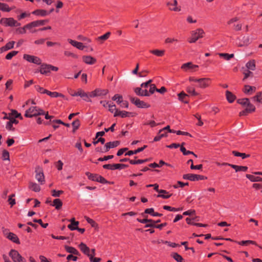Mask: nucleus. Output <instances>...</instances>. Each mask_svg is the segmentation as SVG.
Returning <instances> with one entry per match:
<instances>
[{
	"instance_id": "1",
	"label": "nucleus",
	"mask_w": 262,
	"mask_h": 262,
	"mask_svg": "<svg viewBox=\"0 0 262 262\" xmlns=\"http://www.w3.org/2000/svg\"><path fill=\"white\" fill-rule=\"evenodd\" d=\"M45 112L43 110L37 106H31L25 112V116L27 118H32L39 115H43Z\"/></svg>"
},
{
	"instance_id": "2",
	"label": "nucleus",
	"mask_w": 262,
	"mask_h": 262,
	"mask_svg": "<svg viewBox=\"0 0 262 262\" xmlns=\"http://www.w3.org/2000/svg\"><path fill=\"white\" fill-rule=\"evenodd\" d=\"M40 65V67L38 72H39L41 74L47 75L50 73L51 71H57L58 70V67L53 66L51 64L41 63Z\"/></svg>"
},
{
	"instance_id": "3",
	"label": "nucleus",
	"mask_w": 262,
	"mask_h": 262,
	"mask_svg": "<svg viewBox=\"0 0 262 262\" xmlns=\"http://www.w3.org/2000/svg\"><path fill=\"white\" fill-rule=\"evenodd\" d=\"M204 31L202 29H197L191 32V36L188 40L190 43L195 42L199 38H202L204 34Z\"/></svg>"
},
{
	"instance_id": "4",
	"label": "nucleus",
	"mask_w": 262,
	"mask_h": 262,
	"mask_svg": "<svg viewBox=\"0 0 262 262\" xmlns=\"http://www.w3.org/2000/svg\"><path fill=\"white\" fill-rule=\"evenodd\" d=\"M9 255L14 262H27L25 258L22 257L16 250H11Z\"/></svg>"
},
{
	"instance_id": "5",
	"label": "nucleus",
	"mask_w": 262,
	"mask_h": 262,
	"mask_svg": "<svg viewBox=\"0 0 262 262\" xmlns=\"http://www.w3.org/2000/svg\"><path fill=\"white\" fill-rule=\"evenodd\" d=\"M130 100L132 103L139 108H149L150 106V104L140 100L138 98L130 97Z\"/></svg>"
},
{
	"instance_id": "6",
	"label": "nucleus",
	"mask_w": 262,
	"mask_h": 262,
	"mask_svg": "<svg viewBox=\"0 0 262 262\" xmlns=\"http://www.w3.org/2000/svg\"><path fill=\"white\" fill-rule=\"evenodd\" d=\"M23 58L30 63H33L34 64L40 65L41 64V60L40 58L33 55H30L29 54H24Z\"/></svg>"
},
{
	"instance_id": "7",
	"label": "nucleus",
	"mask_w": 262,
	"mask_h": 262,
	"mask_svg": "<svg viewBox=\"0 0 262 262\" xmlns=\"http://www.w3.org/2000/svg\"><path fill=\"white\" fill-rule=\"evenodd\" d=\"M108 93L107 89H96L89 93V97H95L98 96H105Z\"/></svg>"
},
{
	"instance_id": "8",
	"label": "nucleus",
	"mask_w": 262,
	"mask_h": 262,
	"mask_svg": "<svg viewBox=\"0 0 262 262\" xmlns=\"http://www.w3.org/2000/svg\"><path fill=\"white\" fill-rule=\"evenodd\" d=\"M246 108L239 113V116H246L249 114L252 113L255 111V107L254 105L251 104L250 102L246 106Z\"/></svg>"
},
{
	"instance_id": "9",
	"label": "nucleus",
	"mask_w": 262,
	"mask_h": 262,
	"mask_svg": "<svg viewBox=\"0 0 262 262\" xmlns=\"http://www.w3.org/2000/svg\"><path fill=\"white\" fill-rule=\"evenodd\" d=\"M211 79L209 78H199L198 87L205 89L209 86Z\"/></svg>"
},
{
	"instance_id": "10",
	"label": "nucleus",
	"mask_w": 262,
	"mask_h": 262,
	"mask_svg": "<svg viewBox=\"0 0 262 262\" xmlns=\"http://www.w3.org/2000/svg\"><path fill=\"white\" fill-rule=\"evenodd\" d=\"M35 172V178L36 180L40 183L41 185L43 184L45 182V179L42 170L41 169L38 168L36 169Z\"/></svg>"
},
{
	"instance_id": "11",
	"label": "nucleus",
	"mask_w": 262,
	"mask_h": 262,
	"mask_svg": "<svg viewBox=\"0 0 262 262\" xmlns=\"http://www.w3.org/2000/svg\"><path fill=\"white\" fill-rule=\"evenodd\" d=\"M72 96H80L81 98H83V99L86 101L91 102V100L86 99V98H88L89 97V95H88L87 93L84 92L83 90L81 89H79L77 92L74 93V94H72Z\"/></svg>"
},
{
	"instance_id": "12",
	"label": "nucleus",
	"mask_w": 262,
	"mask_h": 262,
	"mask_svg": "<svg viewBox=\"0 0 262 262\" xmlns=\"http://www.w3.org/2000/svg\"><path fill=\"white\" fill-rule=\"evenodd\" d=\"M239 42L237 43L238 47L247 46L250 43V38L248 36H243L241 39H238Z\"/></svg>"
},
{
	"instance_id": "13",
	"label": "nucleus",
	"mask_w": 262,
	"mask_h": 262,
	"mask_svg": "<svg viewBox=\"0 0 262 262\" xmlns=\"http://www.w3.org/2000/svg\"><path fill=\"white\" fill-rule=\"evenodd\" d=\"M120 116L122 118H125L127 117H133L134 115L133 113L128 112L125 111H116L114 113V117Z\"/></svg>"
},
{
	"instance_id": "14",
	"label": "nucleus",
	"mask_w": 262,
	"mask_h": 262,
	"mask_svg": "<svg viewBox=\"0 0 262 262\" xmlns=\"http://www.w3.org/2000/svg\"><path fill=\"white\" fill-rule=\"evenodd\" d=\"M6 237L16 244H20V243L18 236L12 232L8 233Z\"/></svg>"
},
{
	"instance_id": "15",
	"label": "nucleus",
	"mask_w": 262,
	"mask_h": 262,
	"mask_svg": "<svg viewBox=\"0 0 262 262\" xmlns=\"http://www.w3.org/2000/svg\"><path fill=\"white\" fill-rule=\"evenodd\" d=\"M120 144V141H114L107 142L105 144V151H108L111 148L117 147Z\"/></svg>"
},
{
	"instance_id": "16",
	"label": "nucleus",
	"mask_w": 262,
	"mask_h": 262,
	"mask_svg": "<svg viewBox=\"0 0 262 262\" xmlns=\"http://www.w3.org/2000/svg\"><path fill=\"white\" fill-rule=\"evenodd\" d=\"M83 61L88 64H94L96 62V59L91 56H83Z\"/></svg>"
},
{
	"instance_id": "17",
	"label": "nucleus",
	"mask_w": 262,
	"mask_h": 262,
	"mask_svg": "<svg viewBox=\"0 0 262 262\" xmlns=\"http://www.w3.org/2000/svg\"><path fill=\"white\" fill-rule=\"evenodd\" d=\"M68 41L71 45L79 50H83L85 48V46L83 45V43L81 42H78L71 39H68Z\"/></svg>"
},
{
	"instance_id": "18",
	"label": "nucleus",
	"mask_w": 262,
	"mask_h": 262,
	"mask_svg": "<svg viewBox=\"0 0 262 262\" xmlns=\"http://www.w3.org/2000/svg\"><path fill=\"white\" fill-rule=\"evenodd\" d=\"M79 248L81 252H83L85 255L89 257L91 255L90 254V249L84 243H81L79 245Z\"/></svg>"
},
{
	"instance_id": "19",
	"label": "nucleus",
	"mask_w": 262,
	"mask_h": 262,
	"mask_svg": "<svg viewBox=\"0 0 262 262\" xmlns=\"http://www.w3.org/2000/svg\"><path fill=\"white\" fill-rule=\"evenodd\" d=\"M135 93L136 95L141 96H149V94L148 93L146 89L142 90L141 88H136L134 90Z\"/></svg>"
},
{
	"instance_id": "20",
	"label": "nucleus",
	"mask_w": 262,
	"mask_h": 262,
	"mask_svg": "<svg viewBox=\"0 0 262 262\" xmlns=\"http://www.w3.org/2000/svg\"><path fill=\"white\" fill-rule=\"evenodd\" d=\"M14 43H15V41H11L8 42V43H7L6 44V45L5 46L2 47V48H0V52H5L8 50L13 49L14 47Z\"/></svg>"
},
{
	"instance_id": "21",
	"label": "nucleus",
	"mask_w": 262,
	"mask_h": 262,
	"mask_svg": "<svg viewBox=\"0 0 262 262\" xmlns=\"http://www.w3.org/2000/svg\"><path fill=\"white\" fill-rule=\"evenodd\" d=\"M34 15L37 16H45L49 15V13L47 10L43 9H37L32 12Z\"/></svg>"
},
{
	"instance_id": "22",
	"label": "nucleus",
	"mask_w": 262,
	"mask_h": 262,
	"mask_svg": "<svg viewBox=\"0 0 262 262\" xmlns=\"http://www.w3.org/2000/svg\"><path fill=\"white\" fill-rule=\"evenodd\" d=\"M179 100L184 103H188V100H186V98L188 97V95L184 93L183 91L181 92L178 95Z\"/></svg>"
},
{
	"instance_id": "23",
	"label": "nucleus",
	"mask_w": 262,
	"mask_h": 262,
	"mask_svg": "<svg viewBox=\"0 0 262 262\" xmlns=\"http://www.w3.org/2000/svg\"><path fill=\"white\" fill-rule=\"evenodd\" d=\"M194 68H198V66L193 64L191 62L184 63L181 66V69L184 71H187L189 69H191Z\"/></svg>"
},
{
	"instance_id": "24",
	"label": "nucleus",
	"mask_w": 262,
	"mask_h": 262,
	"mask_svg": "<svg viewBox=\"0 0 262 262\" xmlns=\"http://www.w3.org/2000/svg\"><path fill=\"white\" fill-rule=\"evenodd\" d=\"M29 188L34 192H39L40 190V186L34 182H30L29 184Z\"/></svg>"
},
{
	"instance_id": "25",
	"label": "nucleus",
	"mask_w": 262,
	"mask_h": 262,
	"mask_svg": "<svg viewBox=\"0 0 262 262\" xmlns=\"http://www.w3.org/2000/svg\"><path fill=\"white\" fill-rule=\"evenodd\" d=\"M64 248L66 251L68 252V253H72L76 255H78L79 254L78 251L74 247L65 246Z\"/></svg>"
},
{
	"instance_id": "26",
	"label": "nucleus",
	"mask_w": 262,
	"mask_h": 262,
	"mask_svg": "<svg viewBox=\"0 0 262 262\" xmlns=\"http://www.w3.org/2000/svg\"><path fill=\"white\" fill-rule=\"evenodd\" d=\"M149 52L158 57H162L164 55L165 50H151L149 51Z\"/></svg>"
},
{
	"instance_id": "27",
	"label": "nucleus",
	"mask_w": 262,
	"mask_h": 262,
	"mask_svg": "<svg viewBox=\"0 0 262 262\" xmlns=\"http://www.w3.org/2000/svg\"><path fill=\"white\" fill-rule=\"evenodd\" d=\"M229 166L234 169L236 172L237 171H246L248 169V167L247 166H238L236 165H229Z\"/></svg>"
},
{
	"instance_id": "28",
	"label": "nucleus",
	"mask_w": 262,
	"mask_h": 262,
	"mask_svg": "<svg viewBox=\"0 0 262 262\" xmlns=\"http://www.w3.org/2000/svg\"><path fill=\"white\" fill-rule=\"evenodd\" d=\"M62 204V201L59 199H55L53 200L51 205L54 206L57 210H59L61 208Z\"/></svg>"
},
{
	"instance_id": "29",
	"label": "nucleus",
	"mask_w": 262,
	"mask_h": 262,
	"mask_svg": "<svg viewBox=\"0 0 262 262\" xmlns=\"http://www.w3.org/2000/svg\"><path fill=\"white\" fill-rule=\"evenodd\" d=\"M8 26L10 27H18L20 25V24L19 23H18L14 18L11 17L8 18Z\"/></svg>"
},
{
	"instance_id": "30",
	"label": "nucleus",
	"mask_w": 262,
	"mask_h": 262,
	"mask_svg": "<svg viewBox=\"0 0 262 262\" xmlns=\"http://www.w3.org/2000/svg\"><path fill=\"white\" fill-rule=\"evenodd\" d=\"M47 95L50 96L52 98H56V97H63V95L61 93H59L56 92H52L48 90L47 91L46 94Z\"/></svg>"
},
{
	"instance_id": "31",
	"label": "nucleus",
	"mask_w": 262,
	"mask_h": 262,
	"mask_svg": "<svg viewBox=\"0 0 262 262\" xmlns=\"http://www.w3.org/2000/svg\"><path fill=\"white\" fill-rule=\"evenodd\" d=\"M226 98L230 103L233 102L235 99V96L229 91L226 92Z\"/></svg>"
},
{
	"instance_id": "32",
	"label": "nucleus",
	"mask_w": 262,
	"mask_h": 262,
	"mask_svg": "<svg viewBox=\"0 0 262 262\" xmlns=\"http://www.w3.org/2000/svg\"><path fill=\"white\" fill-rule=\"evenodd\" d=\"M237 243H238L239 245H247V244H252V245H254L255 246H258L259 248H260L261 249H262V247L260 246H258L257 243H256V242L254 241H251V240H247V241H242L241 242H237Z\"/></svg>"
},
{
	"instance_id": "33",
	"label": "nucleus",
	"mask_w": 262,
	"mask_h": 262,
	"mask_svg": "<svg viewBox=\"0 0 262 262\" xmlns=\"http://www.w3.org/2000/svg\"><path fill=\"white\" fill-rule=\"evenodd\" d=\"M247 178L252 182H259L262 181V178L259 177H255L253 175L247 174L246 175Z\"/></svg>"
},
{
	"instance_id": "34",
	"label": "nucleus",
	"mask_w": 262,
	"mask_h": 262,
	"mask_svg": "<svg viewBox=\"0 0 262 262\" xmlns=\"http://www.w3.org/2000/svg\"><path fill=\"white\" fill-rule=\"evenodd\" d=\"M13 8H10L8 4L0 2V10L3 12H10Z\"/></svg>"
},
{
	"instance_id": "35",
	"label": "nucleus",
	"mask_w": 262,
	"mask_h": 262,
	"mask_svg": "<svg viewBox=\"0 0 262 262\" xmlns=\"http://www.w3.org/2000/svg\"><path fill=\"white\" fill-rule=\"evenodd\" d=\"M195 174L187 173L183 174V178L185 180H188L191 181H196Z\"/></svg>"
},
{
	"instance_id": "36",
	"label": "nucleus",
	"mask_w": 262,
	"mask_h": 262,
	"mask_svg": "<svg viewBox=\"0 0 262 262\" xmlns=\"http://www.w3.org/2000/svg\"><path fill=\"white\" fill-rule=\"evenodd\" d=\"M253 101L262 104V92L257 93L256 95L252 98Z\"/></svg>"
},
{
	"instance_id": "37",
	"label": "nucleus",
	"mask_w": 262,
	"mask_h": 262,
	"mask_svg": "<svg viewBox=\"0 0 262 262\" xmlns=\"http://www.w3.org/2000/svg\"><path fill=\"white\" fill-rule=\"evenodd\" d=\"M103 168L106 169H110L112 170L118 169V164H104L103 165Z\"/></svg>"
},
{
	"instance_id": "38",
	"label": "nucleus",
	"mask_w": 262,
	"mask_h": 262,
	"mask_svg": "<svg viewBox=\"0 0 262 262\" xmlns=\"http://www.w3.org/2000/svg\"><path fill=\"white\" fill-rule=\"evenodd\" d=\"M167 6L168 7V9L170 11H173L176 12H179L181 11L180 7H175L173 4L171 2H168Z\"/></svg>"
},
{
	"instance_id": "39",
	"label": "nucleus",
	"mask_w": 262,
	"mask_h": 262,
	"mask_svg": "<svg viewBox=\"0 0 262 262\" xmlns=\"http://www.w3.org/2000/svg\"><path fill=\"white\" fill-rule=\"evenodd\" d=\"M69 221L71 222V224L68 225V228L71 230H72V228H74L79 225V222L76 221L74 217L69 220Z\"/></svg>"
},
{
	"instance_id": "40",
	"label": "nucleus",
	"mask_w": 262,
	"mask_h": 262,
	"mask_svg": "<svg viewBox=\"0 0 262 262\" xmlns=\"http://www.w3.org/2000/svg\"><path fill=\"white\" fill-rule=\"evenodd\" d=\"M248 70L254 71L255 69V62L254 60H250L246 65Z\"/></svg>"
},
{
	"instance_id": "41",
	"label": "nucleus",
	"mask_w": 262,
	"mask_h": 262,
	"mask_svg": "<svg viewBox=\"0 0 262 262\" xmlns=\"http://www.w3.org/2000/svg\"><path fill=\"white\" fill-rule=\"evenodd\" d=\"M85 174L88 177L89 179L93 181L97 182V181L98 180L97 176H99V174H94L91 173L90 172H86Z\"/></svg>"
},
{
	"instance_id": "42",
	"label": "nucleus",
	"mask_w": 262,
	"mask_h": 262,
	"mask_svg": "<svg viewBox=\"0 0 262 262\" xmlns=\"http://www.w3.org/2000/svg\"><path fill=\"white\" fill-rule=\"evenodd\" d=\"M186 92L192 96H198L199 94L195 92L193 86H189L186 88Z\"/></svg>"
},
{
	"instance_id": "43",
	"label": "nucleus",
	"mask_w": 262,
	"mask_h": 262,
	"mask_svg": "<svg viewBox=\"0 0 262 262\" xmlns=\"http://www.w3.org/2000/svg\"><path fill=\"white\" fill-rule=\"evenodd\" d=\"M249 102H250L249 99L247 98L238 99L237 100V102L238 104H239L244 106H247V105L248 104V103Z\"/></svg>"
},
{
	"instance_id": "44",
	"label": "nucleus",
	"mask_w": 262,
	"mask_h": 262,
	"mask_svg": "<svg viewBox=\"0 0 262 262\" xmlns=\"http://www.w3.org/2000/svg\"><path fill=\"white\" fill-rule=\"evenodd\" d=\"M84 219L86 220L87 222L89 223L92 227L98 228V224L95 222L93 219H90L87 216H84Z\"/></svg>"
},
{
	"instance_id": "45",
	"label": "nucleus",
	"mask_w": 262,
	"mask_h": 262,
	"mask_svg": "<svg viewBox=\"0 0 262 262\" xmlns=\"http://www.w3.org/2000/svg\"><path fill=\"white\" fill-rule=\"evenodd\" d=\"M232 154L236 157H241L243 159L250 157V155H247L245 153H241L235 150L232 151Z\"/></svg>"
},
{
	"instance_id": "46",
	"label": "nucleus",
	"mask_w": 262,
	"mask_h": 262,
	"mask_svg": "<svg viewBox=\"0 0 262 262\" xmlns=\"http://www.w3.org/2000/svg\"><path fill=\"white\" fill-rule=\"evenodd\" d=\"M172 257L178 262H185L182 256L178 253H172Z\"/></svg>"
},
{
	"instance_id": "47",
	"label": "nucleus",
	"mask_w": 262,
	"mask_h": 262,
	"mask_svg": "<svg viewBox=\"0 0 262 262\" xmlns=\"http://www.w3.org/2000/svg\"><path fill=\"white\" fill-rule=\"evenodd\" d=\"M72 125L73 127V132H75L80 126V122L79 119H77L72 123Z\"/></svg>"
},
{
	"instance_id": "48",
	"label": "nucleus",
	"mask_w": 262,
	"mask_h": 262,
	"mask_svg": "<svg viewBox=\"0 0 262 262\" xmlns=\"http://www.w3.org/2000/svg\"><path fill=\"white\" fill-rule=\"evenodd\" d=\"M112 100L114 101H116V102L119 104L121 103V102H122L123 97L121 95L119 94H115L112 97Z\"/></svg>"
},
{
	"instance_id": "49",
	"label": "nucleus",
	"mask_w": 262,
	"mask_h": 262,
	"mask_svg": "<svg viewBox=\"0 0 262 262\" xmlns=\"http://www.w3.org/2000/svg\"><path fill=\"white\" fill-rule=\"evenodd\" d=\"M219 55L221 57H223L225 59L228 60H230L231 58L233 57L234 54H228V53H219Z\"/></svg>"
},
{
	"instance_id": "50",
	"label": "nucleus",
	"mask_w": 262,
	"mask_h": 262,
	"mask_svg": "<svg viewBox=\"0 0 262 262\" xmlns=\"http://www.w3.org/2000/svg\"><path fill=\"white\" fill-rule=\"evenodd\" d=\"M17 53H18V51H12L9 52V53H8L6 55L5 58L7 60H10L13 57L16 55L17 54Z\"/></svg>"
},
{
	"instance_id": "51",
	"label": "nucleus",
	"mask_w": 262,
	"mask_h": 262,
	"mask_svg": "<svg viewBox=\"0 0 262 262\" xmlns=\"http://www.w3.org/2000/svg\"><path fill=\"white\" fill-rule=\"evenodd\" d=\"M153 187L154 190H155L159 193H168V192L165 190L159 189V185L158 184H154Z\"/></svg>"
},
{
	"instance_id": "52",
	"label": "nucleus",
	"mask_w": 262,
	"mask_h": 262,
	"mask_svg": "<svg viewBox=\"0 0 262 262\" xmlns=\"http://www.w3.org/2000/svg\"><path fill=\"white\" fill-rule=\"evenodd\" d=\"M15 196L14 194H12L9 196L8 198V202L9 204L11 205V207H12L13 205H14L16 204L15 200L13 199V198Z\"/></svg>"
},
{
	"instance_id": "53",
	"label": "nucleus",
	"mask_w": 262,
	"mask_h": 262,
	"mask_svg": "<svg viewBox=\"0 0 262 262\" xmlns=\"http://www.w3.org/2000/svg\"><path fill=\"white\" fill-rule=\"evenodd\" d=\"M251 86L249 85H245L244 86V88L243 89V92L244 93L247 94H252V91L251 90Z\"/></svg>"
},
{
	"instance_id": "54",
	"label": "nucleus",
	"mask_w": 262,
	"mask_h": 262,
	"mask_svg": "<svg viewBox=\"0 0 262 262\" xmlns=\"http://www.w3.org/2000/svg\"><path fill=\"white\" fill-rule=\"evenodd\" d=\"M140 152H141V149H139V148H138V149L134 150L128 151L125 154V156H132L134 154H137Z\"/></svg>"
},
{
	"instance_id": "55",
	"label": "nucleus",
	"mask_w": 262,
	"mask_h": 262,
	"mask_svg": "<svg viewBox=\"0 0 262 262\" xmlns=\"http://www.w3.org/2000/svg\"><path fill=\"white\" fill-rule=\"evenodd\" d=\"M6 128L9 131H14L15 128L13 127L12 123L9 120L7 122L6 125Z\"/></svg>"
},
{
	"instance_id": "56",
	"label": "nucleus",
	"mask_w": 262,
	"mask_h": 262,
	"mask_svg": "<svg viewBox=\"0 0 262 262\" xmlns=\"http://www.w3.org/2000/svg\"><path fill=\"white\" fill-rule=\"evenodd\" d=\"M33 222L34 223H37L41 225V226L43 228H46L48 226V223H43L41 219H34Z\"/></svg>"
},
{
	"instance_id": "57",
	"label": "nucleus",
	"mask_w": 262,
	"mask_h": 262,
	"mask_svg": "<svg viewBox=\"0 0 262 262\" xmlns=\"http://www.w3.org/2000/svg\"><path fill=\"white\" fill-rule=\"evenodd\" d=\"M63 193V191L62 190H56L55 189L52 190V195L54 197L59 196Z\"/></svg>"
},
{
	"instance_id": "58",
	"label": "nucleus",
	"mask_w": 262,
	"mask_h": 262,
	"mask_svg": "<svg viewBox=\"0 0 262 262\" xmlns=\"http://www.w3.org/2000/svg\"><path fill=\"white\" fill-rule=\"evenodd\" d=\"M2 159L3 160H9V152L6 150H4L2 153Z\"/></svg>"
},
{
	"instance_id": "59",
	"label": "nucleus",
	"mask_w": 262,
	"mask_h": 262,
	"mask_svg": "<svg viewBox=\"0 0 262 262\" xmlns=\"http://www.w3.org/2000/svg\"><path fill=\"white\" fill-rule=\"evenodd\" d=\"M110 35H111V32H107L105 34H103V35H101V36L98 37V39L105 40L109 38Z\"/></svg>"
},
{
	"instance_id": "60",
	"label": "nucleus",
	"mask_w": 262,
	"mask_h": 262,
	"mask_svg": "<svg viewBox=\"0 0 262 262\" xmlns=\"http://www.w3.org/2000/svg\"><path fill=\"white\" fill-rule=\"evenodd\" d=\"M181 151L183 153L184 155H188L189 154H194V152L193 151H191L189 150H187L186 148L182 146L180 148Z\"/></svg>"
},
{
	"instance_id": "61",
	"label": "nucleus",
	"mask_w": 262,
	"mask_h": 262,
	"mask_svg": "<svg viewBox=\"0 0 262 262\" xmlns=\"http://www.w3.org/2000/svg\"><path fill=\"white\" fill-rule=\"evenodd\" d=\"M172 195V194L168 193H159L157 195V198H161L164 199H167L169 198Z\"/></svg>"
},
{
	"instance_id": "62",
	"label": "nucleus",
	"mask_w": 262,
	"mask_h": 262,
	"mask_svg": "<svg viewBox=\"0 0 262 262\" xmlns=\"http://www.w3.org/2000/svg\"><path fill=\"white\" fill-rule=\"evenodd\" d=\"M64 55L67 57H71L73 58H77V56L76 54L68 51H65L64 52Z\"/></svg>"
},
{
	"instance_id": "63",
	"label": "nucleus",
	"mask_w": 262,
	"mask_h": 262,
	"mask_svg": "<svg viewBox=\"0 0 262 262\" xmlns=\"http://www.w3.org/2000/svg\"><path fill=\"white\" fill-rule=\"evenodd\" d=\"M36 91L41 93V94H46L47 90L45 89L44 88L40 87L39 85L35 86Z\"/></svg>"
},
{
	"instance_id": "64",
	"label": "nucleus",
	"mask_w": 262,
	"mask_h": 262,
	"mask_svg": "<svg viewBox=\"0 0 262 262\" xmlns=\"http://www.w3.org/2000/svg\"><path fill=\"white\" fill-rule=\"evenodd\" d=\"M108 107L109 108V111L111 112V113H115L116 112V111H118L116 109V105L114 104L113 103H112V104H109L108 105Z\"/></svg>"
}]
</instances>
